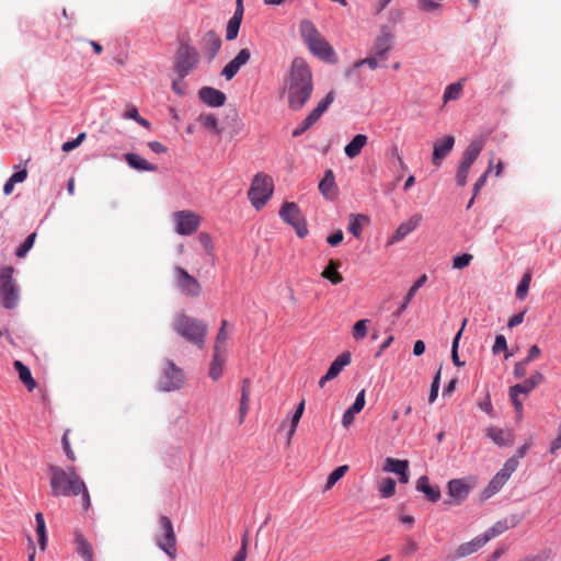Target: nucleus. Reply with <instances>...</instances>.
Returning a JSON list of instances; mask_svg holds the SVG:
<instances>
[{
	"mask_svg": "<svg viewBox=\"0 0 561 561\" xmlns=\"http://www.w3.org/2000/svg\"><path fill=\"white\" fill-rule=\"evenodd\" d=\"M492 171V161H490L489 168L485 170V172L478 179V181L473 185V193L474 196H477L481 190L482 186H484L488 175Z\"/></svg>",
	"mask_w": 561,
	"mask_h": 561,
	"instance_id": "obj_62",
	"label": "nucleus"
},
{
	"mask_svg": "<svg viewBox=\"0 0 561 561\" xmlns=\"http://www.w3.org/2000/svg\"><path fill=\"white\" fill-rule=\"evenodd\" d=\"M467 322H468V320L463 319L461 328L457 332V334L455 335V337L453 340V344H451V359H453L454 365H456L458 367H462L465 365V362H461L459 359L458 346H459V341H460L461 334H462V332L465 330V327H466Z\"/></svg>",
	"mask_w": 561,
	"mask_h": 561,
	"instance_id": "obj_39",
	"label": "nucleus"
},
{
	"mask_svg": "<svg viewBox=\"0 0 561 561\" xmlns=\"http://www.w3.org/2000/svg\"><path fill=\"white\" fill-rule=\"evenodd\" d=\"M319 191L325 198L333 199L335 197V178L332 170L324 173L319 183Z\"/></svg>",
	"mask_w": 561,
	"mask_h": 561,
	"instance_id": "obj_31",
	"label": "nucleus"
},
{
	"mask_svg": "<svg viewBox=\"0 0 561 561\" xmlns=\"http://www.w3.org/2000/svg\"><path fill=\"white\" fill-rule=\"evenodd\" d=\"M175 231L181 236L193 234L201 225V217L192 210H179L172 216Z\"/></svg>",
	"mask_w": 561,
	"mask_h": 561,
	"instance_id": "obj_11",
	"label": "nucleus"
},
{
	"mask_svg": "<svg viewBox=\"0 0 561 561\" xmlns=\"http://www.w3.org/2000/svg\"><path fill=\"white\" fill-rule=\"evenodd\" d=\"M416 490L424 493L426 499L432 502H437L440 497V490L438 486L430 484L426 476H422L416 481Z\"/></svg>",
	"mask_w": 561,
	"mask_h": 561,
	"instance_id": "obj_27",
	"label": "nucleus"
},
{
	"mask_svg": "<svg viewBox=\"0 0 561 561\" xmlns=\"http://www.w3.org/2000/svg\"><path fill=\"white\" fill-rule=\"evenodd\" d=\"M365 405V390L358 392L354 403L348 408L352 412L359 413Z\"/></svg>",
	"mask_w": 561,
	"mask_h": 561,
	"instance_id": "obj_63",
	"label": "nucleus"
},
{
	"mask_svg": "<svg viewBox=\"0 0 561 561\" xmlns=\"http://www.w3.org/2000/svg\"><path fill=\"white\" fill-rule=\"evenodd\" d=\"M304 409H305V401H301L295 413L293 414V417H291V425H290V430L288 432V439L291 438V436L295 434L296 432V428H297V425L302 416V413H304Z\"/></svg>",
	"mask_w": 561,
	"mask_h": 561,
	"instance_id": "obj_50",
	"label": "nucleus"
},
{
	"mask_svg": "<svg viewBox=\"0 0 561 561\" xmlns=\"http://www.w3.org/2000/svg\"><path fill=\"white\" fill-rule=\"evenodd\" d=\"M379 492L382 497H391L396 492V481L392 478H386L379 485Z\"/></svg>",
	"mask_w": 561,
	"mask_h": 561,
	"instance_id": "obj_48",
	"label": "nucleus"
},
{
	"mask_svg": "<svg viewBox=\"0 0 561 561\" xmlns=\"http://www.w3.org/2000/svg\"><path fill=\"white\" fill-rule=\"evenodd\" d=\"M69 433H70V430L65 431L62 438H61V444H62V448H64V451H65L67 458L71 461H75L76 456H75L72 448L70 447V443H69V438H68Z\"/></svg>",
	"mask_w": 561,
	"mask_h": 561,
	"instance_id": "obj_57",
	"label": "nucleus"
},
{
	"mask_svg": "<svg viewBox=\"0 0 561 561\" xmlns=\"http://www.w3.org/2000/svg\"><path fill=\"white\" fill-rule=\"evenodd\" d=\"M77 553L85 561H94L93 547L81 531L73 533Z\"/></svg>",
	"mask_w": 561,
	"mask_h": 561,
	"instance_id": "obj_23",
	"label": "nucleus"
},
{
	"mask_svg": "<svg viewBox=\"0 0 561 561\" xmlns=\"http://www.w3.org/2000/svg\"><path fill=\"white\" fill-rule=\"evenodd\" d=\"M124 159L130 168L137 171L156 172L158 170L156 164L148 162L137 153H126Z\"/></svg>",
	"mask_w": 561,
	"mask_h": 561,
	"instance_id": "obj_26",
	"label": "nucleus"
},
{
	"mask_svg": "<svg viewBox=\"0 0 561 561\" xmlns=\"http://www.w3.org/2000/svg\"><path fill=\"white\" fill-rule=\"evenodd\" d=\"M299 32L304 43L308 46L321 35L310 20H302L299 24Z\"/></svg>",
	"mask_w": 561,
	"mask_h": 561,
	"instance_id": "obj_29",
	"label": "nucleus"
},
{
	"mask_svg": "<svg viewBox=\"0 0 561 561\" xmlns=\"http://www.w3.org/2000/svg\"><path fill=\"white\" fill-rule=\"evenodd\" d=\"M422 221V215L415 214L410 217L407 221L402 222L389 239L388 243L392 244L401 241L405 236L412 232Z\"/></svg>",
	"mask_w": 561,
	"mask_h": 561,
	"instance_id": "obj_19",
	"label": "nucleus"
},
{
	"mask_svg": "<svg viewBox=\"0 0 561 561\" xmlns=\"http://www.w3.org/2000/svg\"><path fill=\"white\" fill-rule=\"evenodd\" d=\"M362 221H368V217L365 215H351L350 217V224H348V231L355 237L359 238L363 226Z\"/></svg>",
	"mask_w": 561,
	"mask_h": 561,
	"instance_id": "obj_44",
	"label": "nucleus"
},
{
	"mask_svg": "<svg viewBox=\"0 0 561 561\" xmlns=\"http://www.w3.org/2000/svg\"><path fill=\"white\" fill-rule=\"evenodd\" d=\"M226 347L214 346V355L209 366V377L213 380H218L221 377L226 363Z\"/></svg>",
	"mask_w": 561,
	"mask_h": 561,
	"instance_id": "obj_17",
	"label": "nucleus"
},
{
	"mask_svg": "<svg viewBox=\"0 0 561 561\" xmlns=\"http://www.w3.org/2000/svg\"><path fill=\"white\" fill-rule=\"evenodd\" d=\"M317 121L309 114L301 124L293 131V137H298L313 126Z\"/></svg>",
	"mask_w": 561,
	"mask_h": 561,
	"instance_id": "obj_51",
	"label": "nucleus"
},
{
	"mask_svg": "<svg viewBox=\"0 0 561 561\" xmlns=\"http://www.w3.org/2000/svg\"><path fill=\"white\" fill-rule=\"evenodd\" d=\"M49 484L54 496L82 495V506L87 511L91 506V497L88 488L76 468L70 466L67 470L59 466L48 467Z\"/></svg>",
	"mask_w": 561,
	"mask_h": 561,
	"instance_id": "obj_2",
	"label": "nucleus"
},
{
	"mask_svg": "<svg viewBox=\"0 0 561 561\" xmlns=\"http://www.w3.org/2000/svg\"><path fill=\"white\" fill-rule=\"evenodd\" d=\"M308 48L322 60L331 62L335 61V53L322 35H320L314 43L309 44Z\"/></svg>",
	"mask_w": 561,
	"mask_h": 561,
	"instance_id": "obj_15",
	"label": "nucleus"
},
{
	"mask_svg": "<svg viewBox=\"0 0 561 561\" xmlns=\"http://www.w3.org/2000/svg\"><path fill=\"white\" fill-rule=\"evenodd\" d=\"M173 282L176 289L185 297L196 298L202 294L198 279L181 266L173 268Z\"/></svg>",
	"mask_w": 561,
	"mask_h": 561,
	"instance_id": "obj_9",
	"label": "nucleus"
},
{
	"mask_svg": "<svg viewBox=\"0 0 561 561\" xmlns=\"http://www.w3.org/2000/svg\"><path fill=\"white\" fill-rule=\"evenodd\" d=\"M378 57L374 56L373 54L367 57V58H364V59H360V60H357L355 64H354V67L355 68H358V67H362L364 65H367L371 70H375L378 68L379 64H378Z\"/></svg>",
	"mask_w": 561,
	"mask_h": 561,
	"instance_id": "obj_60",
	"label": "nucleus"
},
{
	"mask_svg": "<svg viewBox=\"0 0 561 561\" xmlns=\"http://www.w3.org/2000/svg\"><path fill=\"white\" fill-rule=\"evenodd\" d=\"M13 273L12 266L0 268V300L7 309L15 308L19 301V289L13 279Z\"/></svg>",
	"mask_w": 561,
	"mask_h": 561,
	"instance_id": "obj_5",
	"label": "nucleus"
},
{
	"mask_svg": "<svg viewBox=\"0 0 561 561\" xmlns=\"http://www.w3.org/2000/svg\"><path fill=\"white\" fill-rule=\"evenodd\" d=\"M517 467H518V459H517V457L513 456L505 461L504 467L500 471V473H505V478L508 480L511 474L517 469Z\"/></svg>",
	"mask_w": 561,
	"mask_h": 561,
	"instance_id": "obj_55",
	"label": "nucleus"
},
{
	"mask_svg": "<svg viewBox=\"0 0 561 561\" xmlns=\"http://www.w3.org/2000/svg\"><path fill=\"white\" fill-rule=\"evenodd\" d=\"M455 145L454 136H445L434 142L432 163L439 167L443 160L449 154Z\"/></svg>",
	"mask_w": 561,
	"mask_h": 561,
	"instance_id": "obj_13",
	"label": "nucleus"
},
{
	"mask_svg": "<svg viewBox=\"0 0 561 561\" xmlns=\"http://www.w3.org/2000/svg\"><path fill=\"white\" fill-rule=\"evenodd\" d=\"M198 53L193 46L182 43L175 54L174 71L181 80H184L197 66Z\"/></svg>",
	"mask_w": 561,
	"mask_h": 561,
	"instance_id": "obj_7",
	"label": "nucleus"
},
{
	"mask_svg": "<svg viewBox=\"0 0 561 561\" xmlns=\"http://www.w3.org/2000/svg\"><path fill=\"white\" fill-rule=\"evenodd\" d=\"M172 328L180 336L198 348L205 346L208 327L204 321L181 312L174 317Z\"/></svg>",
	"mask_w": 561,
	"mask_h": 561,
	"instance_id": "obj_3",
	"label": "nucleus"
},
{
	"mask_svg": "<svg viewBox=\"0 0 561 561\" xmlns=\"http://www.w3.org/2000/svg\"><path fill=\"white\" fill-rule=\"evenodd\" d=\"M288 106L293 111L301 110L313 92L312 72L307 61L296 57L290 65L289 73L284 83Z\"/></svg>",
	"mask_w": 561,
	"mask_h": 561,
	"instance_id": "obj_1",
	"label": "nucleus"
},
{
	"mask_svg": "<svg viewBox=\"0 0 561 561\" xmlns=\"http://www.w3.org/2000/svg\"><path fill=\"white\" fill-rule=\"evenodd\" d=\"M439 382H440V369L435 375V377L432 381V385H431V390H430V396H428L430 403H433L438 396Z\"/></svg>",
	"mask_w": 561,
	"mask_h": 561,
	"instance_id": "obj_58",
	"label": "nucleus"
},
{
	"mask_svg": "<svg viewBox=\"0 0 561 561\" xmlns=\"http://www.w3.org/2000/svg\"><path fill=\"white\" fill-rule=\"evenodd\" d=\"M416 7L422 12H433L440 8V4L434 0H417Z\"/></svg>",
	"mask_w": 561,
	"mask_h": 561,
	"instance_id": "obj_52",
	"label": "nucleus"
},
{
	"mask_svg": "<svg viewBox=\"0 0 561 561\" xmlns=\"http://www.w3.org/2000/svg\"><path fill=\"white\" fill-rule=\"evenodd\" d=\"M419 550L416 541L412 537H407L402 546L401 552L404 556H412Z\"/></svg>",
	"mask_w": 561,
	"mask_h": 561,
	"instance_id": "obj_53",
	"label": "nucleus"
},
{
	"mask_svg": "<svg viewBox=\"0 0 561 561\" xmlns=\"http://www.w3.org/2000/svg\"><path fill=\"white\" fill-rule=\"evenodd\" d=\"M486 542H488V537H483L482 535L478 536V537L473 538L472 540L458 546V548L455 550L454 557L455 558L468 557V556L477 552Z\"/></svg>",
	"mask_w": 561,
	"mask_h": 561,
	"instance_id": "obj_22",
	"label": "nucleus"
},
{
	"mask_svg": "<svg viewBox=\"0 0 561 561\" xmlns=\"http://www.w3.org/2000/svg\"><path fill=\"white\" fill-rule=\"evenodd\" d=\"M251 393V382L248 378L242 380L240 403L249 404Z\"/></svg>",
	"mask_w": 561,
	"mask_h": 561,
	"instance_id": "obj_61",
	"label": "nucleus"
},
{
	"mask_svg": "<svg viewBox=\"0 0 561 561\" xmlns=\"http://www.w3.org/2000/svg\"><path fill=\"white\" fill-rule=\"evenodd\" d=\"M84 139H85V133H80L77 136V138H75L73 140L64 142L62 150L66 152H69L71 150L76 149L77 147H79Z\"/></svg>",
	"mask_w": 561,
	"mask_h": 561,
	"instance_id": "obj_59",
	"label": "nucleus"
},
{
	"mask_svg": "<svg viewBox=\"0 0 561 561\" xmlns=\"http://www.w3.org/2000/svg\"><path fill=\"white\" fill-rule=\"evenodd\" d=\"M368 322H369L368 319H363V320L357 321L354 324L352 335L356 341L363 340L364 337H366Z\"/></svg>",
	"mask_w": 561,
	"mask_h": 561,
	"instance_id": "obj_49",
	"label": "nucleus"
},
{
	"mask_svg": "<svg viewBox=\"0 0 561 561\" xmlns=\"http://www.w3.org/2000/svg\"><path fill=\"white\" fill-rule=\"evenodd\" d=\"M36 232H32L25 240L22 244H20V247L16 249L15 251V255L19 257V259H23L26 256V254L28 253V251L33 248L34 245V242H35V239H36Z\"/></svg>",
	"mask_w": 561,
	"mask_h": 561,
	"instance_id": "obj_46",
	"label": "nucleus"
},
{
	"mask_svg": "<svg viewBox=\"0 0 561 561\" xmlns=\"http://www.w3.org/2000/svg\"><path fill=\"white\" fill-rule=\"evenodd\" d=\"M543 380V375L539 371L534 373L523 383L514 385L510 388V392L528 394Z\"/></svg>",
	"mask_w": 561,
	"mask_h": 561,
	"instance_id": "obj_25",
	"label": "nucleus"
},
{
	"mask_svg": "<svg viewBox=\"0 0 561 561\" xmlns=\"http://www.w3.org/2000/svg\"><path fill=\"white\" fill-rule=\"evenodd\" d=\"M559 449H561V424L557 428L556 438L550 443L549 453L554 455Z\"/></svg>",
	"mask_w": 561,
	"mask_h": 561,
	"instance_id": "obj_64",
	"label": "nucleus"
},
{
	"mask_svg": "<svg viewBox=\"0 0 561 561\" xmlns=\"http://www.w3.org/2000/svg\"><path fill=\"white\" fill-rule=\"evenodd\" d=\"M13 365L19 374L21 382L26 387L28 391L34 390L37 383L32 377L30 368L25 366L21 360H15Z\"/></svg>",
	"mask_w": 561,
	"mask_h": 561,
	"instance_id": "obj_32",
	"label": "nucleus"
},
{
	"mask_svg": "<svg viewBox=\"0 0 561 561\" xmlns=\"http://www.w3.org/2000/svg\"><path fill=\"white\" fill-rule=\"evenodd\" d=\"M385 470L396 474H399L401 471H409V461L388 457L386 459Z\"/></svg>",
	"mask_w": 561,
	"mask_h": 561,
	"instance_id": "obj_43",
	"label": "nucleus"
},
{
	"mask_svg": "<svg viewBox=\"0 0 561 561\" xmlns=\"http://www.w3.org/2000/svg\"><path fill=\"white\" fill-rule=\"evenodd\" d=\"M462 89L463 85L460 81L447 85L443 96L444 103L458 100L461 96Z\"/></svg>",
	"mask_w": 561,
	"mask_h": 561,
	"instance_id": "obj_40",
	"label": "nucleus"
},
{
	"mask_svg": "<svg viewBox=\"0 0 561 561\" xmlns=\"http://www.w3.org/2000/svg\"><path fill=\"white\" fill-rule=\"evenodd\" d=\"M185 383V374L172 360L165 359L162 367V374L159 380V387L163 391H174L181 389Z\"/></svg>",
	"mask_w": 561,
	"mask_h": 561,
	"instance_id": "obj_8",
	"label": "nucleus"
},
{
	"mask_svg": "<svg viewBox=\"0 0 561 561\" xmlns=\"http://www.w3.org/2000/svg\"><path fill=\"white\" fill-rule=\"evenodd\" d=\"M279 217L295 229L299 238L308 234L306 220L296 203H284L279 209Z\"/></svg>",
	"mask_w": 561,
	"mask_h": 561,
	"instance_id": "obj_10",
	"label": "nucleus"
},
{
	"mask_svg": "<svg viewBox=\"0 0 561 561\" xmlns=\"http://www.w3.org/2000/svg\"><path fill=\"white\" fill-rule=\"evenodd\" d=\"M507 479L505 478V473L497 472L492 480L489 482L488 486L484 489L483 494L485 497H490L499 492L502 486L506 483Z\"/></svg>",
	"mask_w": 561,
	"mask_h": 561,
	"instance_id": "obj_38",
	"label": "nucleus"
},
{
	"mask_svg": "<svg viewBox=\"0 0 561 561\" xmlns=\"http://www.w3.org/2000/svg\"><path fill=\"white\" fill-rule=\"evenodd\" d=\"M485 435L491 438L497 446H511L514 444L515 437L512 431H504L495 426L488 427Z\"/></svg>",
	"mask_w": 561,
	"mask_h": 561,
	"instance_id": "obj_21",
	"label": "nucleus"
},
{
	"mask_svg": "<svg viewBox=\"0 0 561 561\" xmlns=\"http://www.w3.org/2000/svg\"><path fill=\"white\" fill-rule=\"evenodd\" d=\"M241 21H242V10L240 12L238 10H236L233 16L228 21V24H227V31H226L227 41H232L238 36Z\"/></svg>",
	"mask_w": 561,
	"mask_h": 561,
	"instance_id": "obj_37",
	"label": "nucleus"
},
{
	"mask_svg": "<svg viewBox=\"0 0 561 561\" xmlns=\"http://www.w3.org/2000/svg\"><path fill=\"white\" fill-rule=\"evenodd\" d=\"M334 101V92L330 91L323 100H321L317 107L310 112V115L318 122L322 114L328 110Z\"/></svg>",
	"mask_w": 561,
	"mask_h": 561,
	"instance_id": "obj_41",
	"label": "nucleus"
},
{
	"mask_svg": "<svg viewBox=\"0 0 561 561\" xmlns=\"http://www.w3.org/2000/svg\"><path fill=\"white\" fill-rule=\"evenodd\" d=\"M202 47L208 58L214 59L220 50L221 39L214 31H209L203 37Z\"/></svg>",
	"mask_w": 561,
	"mask_h": 561,
	"instance_id": "obj_24",
	"label": "nucleus"
},
{
	"mask_svg": "<svg viewBox=\"0 0 561 561\" xmlns=\"http://www.w3.org/2000/svg\"><path fill=\"white\" fill-rule=\"evenodd\" d=\"M198 241L201 245L204 248V250L209 254H214V244L211 237L206 232H201L198 234Z\"/></svg>",
	"mask_w": 561,
	"mask_h": 561,
	"instance_id": "obj_54",
	"label": "nucleus"
},
{
	"mask_svg": "<svg viewBox=\"0 0 561 561\" xmlns=\"http://www.w3.org/2000/svg\"><path fill=\"white\" fill-rule=\"evenodd\" d=\"M351 363V353L344 352L339 355L330 365L327 375L329 378L334 379L339 376L342 369Z\"/></svg>",
	"mask_w": 561,
	"mask_h": 561,
	"instance_id": "obj_33",
	"label": "nucleus"
},
{
	"mask_svg": "<svg viewBox=\"0 0 561 561\" xmlns=\"http://www.w3.org/2000/svg\"><path fill=\"white\" fill-rule=\"evenodd\" d=\"M427 277L425 274H423L412 286L411 288L409 289L402 305L398 308V310L394 312V316L396 317H400L401 313L407 309L408 305L410 304V301L413 299V297L415 296L416 291L419 290V288L426 282Z\"/></svg>",
	"mask_w": 561,
	"mask_h": 561,
	"instance_id": "obj_35",
	"label": "nucleus"
},
{
	"mask_svg": "<svg viewBox=\"0 0 561 561\" xmlns=\"http://www.w3.org/2000/svg\"><path fill=\"white\" fill-rule=\"evenodd\" d=\"M531 282V274L529 272L525 273L516 288V297L519 300H523L528 293L529 285Z\"/></svg>",
	"mask_w": 561,
	"mask_h": 561,
	"instance_id": "obj_47",
	"label": "nucleus"
},
{
	"mask_svg": "<svg viewBox=\"0 0 561 561\" xmlns=\"http://www.w3.org/2000/svg\"><path fill=\"white\" fill-rule=\"evenodd\" d=\"M348 471V466L347 465H343V466H340L337 468H335L328 477V480H327V484H325V491L330 490L331 488H333V485L340 480L342 479L345 473Z\"/></svg>",
	"mask_w": 561,
	"mask_h": 561,
	"instance_id": "obj_45",
	"label": "nucleus"
},
{
	"mask_svg": "<svg viewBox=\"0 0 561 561\" xmlns=\"http://www.w3.org/2000/svg\"><path fill=\"white\" fill-rule=\"evenodd\" d=\"M472 261V255L465 253L458 256H455L453 260V266L454 268L461 270L470 264Z\"/></svg>",
	"mask_w": 561,
	"mask_h": 561,
	"instance_id": "obj_56",
	"label": "nucleus"
},
{
	"mask_svg": "<svg viewBox=\"0 0 561 561\" xmlns=\"http://www.w3.org/2000/svg\"><path fill=\"white\" fill-rule=\"evenodd\" d=\"M393 36L389 32H382L375 41L371 47V54L380 59H385L386 55L392 49Z\"/></svg>",
	"mask_w": 561,
	"mask_h": 561,
	"instance_id": "obj_18",
	"label": "nucleus"
},
{
	"mask_svg": "<svg viewBox=\"0 0 561 561\" xmlns=\"http://www.w3.org/2000/svg\"><path fill=\"white\" fill-rule=\"evenodd\" d=\"M368 138L364 134L356 135L344 148L345 154L350 159L356 158L362 149L367 145Z\"/></svg>",
	"mask_w": 561,
	"mask_h": 561,
	"instance_id": "obj_30",
	"label": "nucleus"
},
{
	"mask_svg": "<svg viewBox=\"0 0 561 561\" xmlns=\"http://www.w3.org/2000/svg\"><path fill=\"white\" fill-rule=\"evenodd\" d=\"M485 140L482 137L473 139L466 148L462 158L459 162L458 170L456 173V183L459 186L467 184V176L473 162L477 160L484 147Z\"/></svg>",
	"mask_w": 561,
	"mask_h": 561,
	"instance_id": "obj_6",
	"label": "nucleus"
},
{
	"mask_svg": "<svg viewBox=\"0 0 561 561\" xmlns=\"http://www.w3.org/2000/svg\"><path fill=\"white\" fill-rule=\"evenodd\" d=\"M518 522L519 520L516 519L514 516H512L510 519L505 518L503 520H499L490 529H488L482 536L488 537V541H489L491 538L503 534L504 531H506L507 529H510L512 527H515L518 524Z\"/></svg>",
	"mask_w": 561,
	"mask_h": 561,
	"instance_id": "obj_28",
	"label": "nucleus"
},
{
	"mask_svg": "<svg viewBox=\"0 0 561 561\" xmlns=\"http://www.w3.org/2000/svg\"><path fill=\"white\" fill-rule=\"evenodd\" d=\"M198 95L202 102L211 107L222 106L227 99L224 92L211 87H203Z\"/></svg>",
	"mask_w": 561,
	"mask_h": 561,
	"instance_id": "obj_16",
	"label": "nucleus"
},
{
	"mask_svg": "<svg viewBox=\"0 0 561 561\" xmlns=\"http://www.w3.org/2000/svg\"><path fill=\"white\" fill-rule=\"evenodd\" d=\"M198 123L206 129H210L216 134H220L218 128V119L214 114L202 113L197 117Z\"/></svg>",
	"mask_w": 561,
	"mask_h": 561,
	"instance_id": "obj_42",
	"label": "nucleus"
},
{
	"mask_svg": "<svg viewBox=\"0 0 561 561\" xmlns=\"http://www.w3.org/2000/svg\"><path fill=\"white\" fill-rule=\"evenodd\" d=\"M471 491V485L463 479H454L448 482V494L460 504L467 499Z\"/></svg>",
	"mask_w": 561,
	"mask_h": 561,
	"instance_id": "obj_20",
	"label": "nucleus"
},
{
	"mask_svg": "<svg viewBox=\"0 0 561 561\" xmlns=\"http://www.w3.org/2000/svg\"><path fill=\"white\" fill-rule=\"evenodd\" d=\"M163 530V536L158 537L157 543L170 558L176 557V537L171 519L168 516H161L159 519Z\"/></svg>",
	"mask_w": 561,
	"mask_h": 561,
	"instance_id": "obj_12",
	"label": "nucleus"
},
{
	"mask_svg": "<svg viewBox=\"0 0 561 561\" xmlns=\"http://www.w3.org/2000/svg\"><path fill=\"white\" fill-rule=\"evenodd\" d=\"M274 191L273 179L265 173H256L252 180L248 197L256 209H261Z\"/></svg>",
	"mask_w": 561,
	"mask_h": 561,
	"instance_id": "obj_4",
	"label": "nucleus"
},
{
	"mask_svg": "<svg viewBox=\"0 0 561 561\" xmlns=\"http://www.w3.org/2000/svg\"><path fill=\"white\" fill-rule=\"evenodd\" d=\"M251 58V51L248 48H242L238 55L229 61L222 69L221 75L226 80H231Z\"/></svg>",
	"mask_w": 561,
	"mask_h": 561,
	"instance_id": "obj_14",
	"label": "nucleus"
},
{
	"mask_svg": "<svg viewBox=\"0 0 561 561\" xmlns=\"http://www.w3.org/2000/svg\"><path fill=\"white\" fill-rule=\"evenodd\" d=\"M36 520V535L38 538V546L42 551H44L47 547V534H46V524L44 519V515L42 513L35 514Z\"/></svg>",
	"mask_w": 561,
	"mask_h": 561,
	"instance_id": "obj_36",
	"label": "nucleus"
},
{
	"mask_svg": "<svg viewBox=\"0 0 561 561\" xmlns=\"http://www.w3.org/2000/svg\"><path fill=\"white\" fill-rule=\"evenodd\" d=\"M341 266L340 261L330 260L328 266L323 270L321 276L332 284L337 285L343 282V276L337 272Z\"/></svg>",
	"mask_w": 561,
	"mask_h": 561,
	"instance_id": "obj_34",
	"label": "nucleus"
}]
</instances>
